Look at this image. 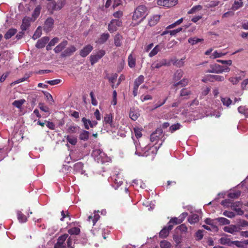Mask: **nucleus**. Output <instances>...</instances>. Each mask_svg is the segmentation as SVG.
<instances>
[{
    "instance_id": "51",
    "label": "nucleus",
    "mask_w": 248,
    "mask_h": 248,
    "mask_svg": "<svg viewBox=\"0 0 248 248\" xmlns=\"http://www.w3.org/2000/svg\"><path fill=\"white\" fill-rule=\"evenodd\" d=\"M202 41V39L197 38L196 37L189 38L188 40V42L192 45L196 44L197 43Z\"/></svg>"
},
{
    "instance_id": "29",
    "label": "nucleus",
    "mask_w": 248,
    "mask_h": 248,
    "mask_svg": "<svg viewBox=\"0 0 248 248\" xmlns=\"http://www.w3.org/2000/svg\"><path fill=\"white\" fill-rule=\"evenodd\" d=\"M162 46L160 45H156L149 53V56L150 57H153V56L156 55L159 51L162 49Z\"/></svg>"
},
{
    "instance_id": "46",
    "label": "nucleus",
    "mask_w": 248,
    "mask_h": 248,
    "mask_svg": "<svg viewBox=\"0 0 248 248\" xmlns=\"http://www.w3.org/2000/svg\"><path fill=\"white\" fill-rule=\"evenodd\" d=\"M216 219L222 225H228L230 223V221L225 217H218Z\"/></svg>"
},
{
    "instance_id": "24",
    "label": "nucleus",
    "mask_w": 248,
    "mask_h": 248,
    "mask_svg": "<svg viewBox=\"0 0 248 248\" xmlns=\"http://www.w3.org/2000/svg\"><path fill=\"white\" fill-rule=\"evenodd\" d=\"M67 45V41H63L55 47V48L54 49V51L55 53H58L60 52L61 51H62Z\"/></svg>"
},
{
    "instance_id": "36",
    "label": "nucleus",
    "mask_w": 248,
    "mask_h": 248,
    "mask_svg": "<svg viewBox=\"0 0 248 248\" xmlns=\"http://www.w3.org/2000/svg\"><path fill=\"white\" fill-rule=\"evenodd\" d=\"M40 10L41 7L40 6H38L35 8L32 15L31 20L32 21H34L39 16L40 13Z\"/></svg>"
},
{
    "instance_id": "9",
    "label": "nucleus",
    "mask_w": 248,
    "mask_h": 248,
    "mask_svg": "<svg viewBox=\"0 0 248 248\" xmlns=\"http://www.w3.org/2000/svg\"><path fill=\"white\" fill-rule=\"evenodd\" d=\"M177 2L178 0H158L157 3L159 6L169 8L175 5Z\"/></svg>"
},
{
    "instance_id": "28",
    "label": "nucleus",
    "mask_w": 248,
    "mask_h": 248,
    "mask_svg": "<svg viewBox=\"0 0 248 248\" xmlns=\"http://www.w3.org/2000/svg\"><path fill=\"white\" fill-rule=\"evenodd\" d=\"M68 142L72 145H75L78 141L77 137L74 135H67L66 137Z\"/></svg>"
},
{
    "instance_id": "22",
    "label": "nucleus",
    "mask_w": 248,
    "mask_h": 248,
    "mask_svg": "<svg viewBox=\"0 0 248 248\" xmlns=\"http://www.w3.org/2000/svg\"><path fill=\"white\" fill-rule=\"evenodd\" d=\"M76 50V47L73 46H70L67 48L62 54V57H67L71 55Z\"/></svg>"
},
{
    "instance_id": "41",
    "label": "nucleus",
    "mask_w": 248,
    "mask_h": 248,
    "mask_svg": "<svg viewBox=\"0 0 248 248\" xmlns=\"http://www.w3.org/2000/svg\"><path fill=\"white\" fill-rule=\"evenodd\" d=\"M221 101L223 104V105L227 107H229V106L232 104V100L227 97H221Z\"/></svg>"
},
{
    "instance_id": "53",
    "label": "nucleus",
    "mask_w": 248,
    "mask_h": 248,
    "mask_svg": "<svg viewBox=\"0 0 248 248\" xmlns=\"http://www.w3.org/2000/svg\"><path fill=\"white\" fill-rule=\"evenodd\" d=\"M25 100L21 99L19 100H16L13 103V105L17 108H20L24 103Z\"/></svg>"
},
{
    "instance_id": "12",
    "label": "nucleus",
    "mask_w": 248,
    "mask_h": 248,
    "mask_svg": "<svg viewBox=\"0 0 248 248\" xmlns=\"http://www.w3.org/2000/svg\"><path fill=\"white\" fill-rule=\"evenodd\" d=\"M162 135V132L161 130H157L155 132L153 133L150 136V140L152 144H155L156 145V143L159 140L160 137Z\"/></svg>"
},
{
    "instance_id": "38",
    "label": "nucleus",
    "mask_w": 248,
    "mask_h": 248,
    "mask_svg": "<svg viewBox=\"0 0 248 248\" xmlns=\"http://www.w3.org/2000/svg\"><path fill=\"white\" fill-rule=\"evenodd\" d=\"M17 218L19 221L21 223H25L27 220V218L26 216L22 213L21 211H18L17 213Z\"/></svg>"
},
{
    "instance_id": "62",
    "label": "nucleus",
    "mask_w": 248,
    "mask_h": 248,
    "mask_svg": "<svg viewBox=\"0 0 248 248\" xmlns=\"http://www.w3.org/2000/svg\"><path fill=\"white\" fill-rule=\"evenodd\" d=\"M188 80L186 79H183L182 80L176 83L175 84V86H178L179 85H181L182 86H185L187 84Z\"/></svg>"
},
{
    "instance_id": "34",
    "label": "nucleus",
    "mask_w": 248,
    "mask_h": 248,
    "mask_svg": "<svg viewBox=\"0 0 248 248\" xmlns=\"http://www.w3.org/2000/svg\"><path fill=\"white\" fill-rule=\"evenodd\" d=\"M191 94L190 91L187 89L184 88L181 90L180 92V96L184 99L188 98V96Z\"/></svg>"
},
{
    "instance_id": "32",
    "label": "nucleus",
    "mask_w": 248,
    "mask_h": 248,
    "mask_svg": "<svg viewBox=\"0 0 248 248\" xmlns=\"http://www.w3.org/2000/svg\"><path fill=\"white\" fill-rule=\"evenodd\" d=\"M188 222L190 224H194L199 220V217L197 214H192L188 218Z\"/></svg>"
},
{
    "instance_id": "25",
    "label": "nucleus",
    "mask_w": 248,
    "mask_h": 248,
    "mask_svg": "<svg viewBox=\"0 0 248 248\" xmlns=\"http://www.w3.org/2000/svg\"><path fill=\"white\" fill-rule=\"evenodd\" d=\"M128 66L132 68L135 67L136 65V58L132 54H130L128 57Z\"/></svg>"
},
{
    "instance_id": "63",
    "label": "nucleus",
    "mask_w": 248,
    "mask_h": 248,
    "mask_svg": "<svg viewBox=\"0 0 248 248\" xmlns=\"http://www.w3.org/2000/svg\"><path fill=\"white\" fill-rule=\"evenodd\" d=\"M196 236L197 240H200L203 237V231L202 230L198 231L196 233Z\"/></svg>"
},
{
    "instance_id": "7",
    "label": "nucleus",
    "mask_w": 248,
    "mask_h": 248,
    "mask_svg": "<svg viewBox=\"0 0 248 248\" xmlns=\"http://www.w3.org/2000/svg\"><path fill=\"white\" fill-rule=\"evenodd\" d=\"M65 4V0H60L57 3L52 1L48 3V10H59L61 9Z\"/></svg>"
},
{
    "instance_id": "42",
    "label": "nucleus",
    "mask_w": 248,
    "mask_h": 248,
    "mask_svg": "<svg viewBox=\"0 0 248 248\" xmlns=\"http://www.w3.org/2000/svg\"><path fill=\"white\" fill-rule=\"evenodd\" d=\"M141 128L139 127H136L133 128V132L137 139L142 136Z\"/></svg>"
},
{
    "instance_id": "17",
    "label": "nucleus",
    "mask_w": 248,
    "mask_h": 248,
    "mask_svg": "<svg viewBox=\"0 0 248 248\" xmlns=\"http://www.w3.org/2000/svg\"><path fill=\"white\" fill-rule=\"evenodd\" d=\"M54 20L51 18H47L45 21V25L44 26V30L46 32H48L51 31L53 27Z\"/></svg>"
},
{
    "instance_id": "50",
    "label": "nucleus",
    "mask_w": 248,
    "mask_h": 248,
    "mask_svg": "<svg viewBox=\"0 0 248 248\" xmlns=\"http://www.w3.org/2000/svg\"><path fill=\"white\" fill-rule=\"evenodd\" d=\"M242 205V203L240 202H235L231 203L230 205V207L232 209L235 211L238 208H240Z\"/></svg>"
},
{
    "instance_id": "2",
    "label": "nucleus",
    "mask_w": 248,
    "mask_h": 248,
    "mask_svg": "<svg viewBox=\"0 0 248 248\" xmlns=\"http://www.w3.org/2000/svg\"><path fill=\"white\" fill-rule=\"evenodd\" d=\"M147 15V7L144 5H140L135 10L132 20L135 21V24H138L142 21Z\"/></svg>"
},
{
    "instance_id": "18",
    "label": "nucleus",
    "mask_w": 248,
    "mask_h": 248,
    "mask_svg": "<svg viewBox=\"0 0 248 248\" xmlns=\"http://www.w3.org/2000/svg\"><path fill=\"white\" fill-rule=\"evenodd\" d=\"M93 49V47L90 45L86 46L80 50V55L82 57H86Z\"/></svg>"
},
{
    "instance_id": "48",
    "label": "nucleus",
    "mask_w": 248,
    "mask_h": 248,
    "mask_svg": "<svg viewBox=\"0 0 248 248\" xmlns=\"http://www.w3.org/2000/svg\"><path fill=\"white\" fill-rule=\"evenodd\" d=\"M89 132L87 131H83L79 135V138L81 140H87L89 138Z\"/></svg>"
},
{
    "instance_id": "5",
    "label": "nucleus",
    "mask_w": 248,
    "mask_h": 248,
    "mask_svg": "<svg viewBox=\"0 0 248 248\" xmlns=\"http://www.w3.org/2000/svg\"><path fill=\"white\" fill-rule=\"evenodd\" d=\"M103 125L107 128H116L118 124L113 120V115L111 113L107 114L104 118Z\"/></svg>"
},
{
    "instance_id": "30",
    "label": "nucleus",
    "mask_w": 248,
    "mask_h": 248,
    "mask_svg": "<svg viewBox=\"0 0 248 248\" xmlns=\"http://www.w3.org/2000/svg\"><path fill=\"white\" fill-rule=\"evenodd\" d=\"M111 179L118 185V186H121L123 184L122 177L120 174L113 175L111 177Z\"/></svg>"
},
{
    "instance_id": "27",
    "label": "nucleus",
    "mask_w": 248,
    "mask_h": 248,
    "mask_svg": "<svg viewBox=\"0 0 248 248\" xmlns=\"http://www.w3.org/2000/svg\"><path fill=\"white\" fill-rule=\"evenodd\" d=\"M83 165L81 162H78L76 163L74 166V170L77 172L80 173L82 174L84 171L83 170Z\"/></svg>"
},
{
    "instance_id": "1",
    "label": "nucleus",
    "mask_w": 248,
    "mask_h": 248,
    "mask_svg": "<svg viewBox=\"0 0 248 248\" xmlns=\"http://www.w3.org/2000/svg\"><path fill=\"white\" fill-rule=\"evenodd\" d=\"M135 144L136 147L135 154L141 156H147L150 155L154 156L156 154L159 147V146L151 143L145 146H143V145L141 146L140 143H138L136 141Z\"/></svg>"
},
{
    "instance_id": "40",
    "label": "nucleus",
    "mask_w": 248,
    "mask_h": 248,
    "mask_svg": "<svg viewBox=\"0 0 248 248\" xmlns=\"http://www.w3.org/2000/svg\"><path fill=\"white\" fill-rule=\"evenodd\" d=\"M132 183L133 184V186L134 185H135V186L137 187L139 186L141 188H144L145 187V185L144 183H143L141 180H134L132 182Z\"/></svg>"
},
{
    "instance_id": "23",
    "label": "nucleus",
    "mask_w": 248,
    "mask_h": 248,
    "mask_svg": "<svg viewBox=\"0 0 248 248\" xmlns=\"http://www.w3.org/2000/svg\"><path fill=\"white\" fill-rule=\"evenodd\" d=\"M98 212H99L98 211H95L93 213L94 214L93 216L92 215H90L88 217L87 220L89 222L92 220L93 221V226L95 225L96 222L99 220V219L100 218V216L98 214Z\"/></svg>"
},
{
    "instance_id": "60",
    "label": "nucleus",
    "mask_w": 248,
    "mask_h": 248,
    "mask_svg": "<svg viewBox=\"0 0 248 248\" xmlns=\"http://www.w3.org/2000/svg\"><path fill=\"white\" fill-rule=\"evenodd\" d=\"M217 62H220L222 64H226L227 65V66H228V67L229 66H231L232 64V61L231 60L225 61V60H217Z\"/></svg>"
},
{
    "instance_id": "49",
    "label": "nucleus",
    "mask_w": 248,
    "mask_h": 248,
    "mask_svg": "<svg viewBox=\"0 0 248 248\" xmlns=\"http://www.w3.org/2000/svg\"><path fill=\"white\" fill-rule=\"evenodd\" d=\"M241 195V191L237 190L236 191L231 192L228 194V197L230 198H237Z\"/></svg>"
},
{
    "instance_id": "19",
    "label": "nucleus",
    "mask_w": 248,
    "mask_h": 248,
    "mask_svg": "<svg viewBox=\"0 0 248 248\" xmlns=\"http://www.w3.org/2000/svg\"><path fill=\"white\" fill-rule=\"evenodd\" d=\"M31 21H33L31 18L28 17H25L22 20L21 25V29L22 31H26L30 26Z\"/></svg>"
},
{
    "instance_id": "45",
    "label": "nucleus",
    "mask_w": 248,
    "mask_h": 248,
    "mask_svg": "<svg viewBox=\"0 0 248 248\" xmlns=\"http://www.w3.org/2000/svg\"><path fill=\"white\" fill-rule=\"evenodd\" d=\"M122 40V36L120 34H117L114 37V44L116 46H121V41Z\"/></svg>"
},
{
    "instance_id": "31",
    "label": "nucleus",
    "mask_w": 248,
    "mask_h": 248,
    "mask_svg": "<svg viewBox=\"0 0 248 248\" xmlns=\"http://www.w3.org/2000/svg\"><path fill=\"white\" fill-rule=\"evenodd\" d=\"M227 54L226 52H222L221 51H215L210 56V58L211 59H216L217 58H220L225 56Z\"/></svg>"
},
{
    "instance_id": "21",
    "label": "nucleus",
    "mask_w": 248,
    "mask_h": 248,
    "mask_svg": "<svg viewBox=\"0 0 248 248\" xmlns=\"http://www.w3.org/2000/svg\"><path fill=\"white\" fill-rule=\"evenodd\" d=\"M49 39L48 37H44L39 39L36 44V47L38 48L44 47L49 41Z\"/></svg>"
},
{
    "instance_id": "35",
    "label": "nucleus",
    "mask_w": 248,
    "mask_h": 248,
    "mask_svg": "<svg viewBox=\"0 0 248 248\" xmlns=\"http://www.w3.org/2000/svg\"><path fill=\"white\" fill-rule=\"evenodd\" d=\"M109 37V35L108 33H103L101 35L100 37L98 39L96 42L99 44H103L108 39Z\"/></svg>"
},
{
    "instance_id": "10",
    "label": "nucleus",
    "mask_w": 248,
    "mask_h": 248,
    "mask_svg": "<svg viewBox=\"0 0 248 248\" xmlns=\"http://www.w3.org/2000/svg\"><path fill=\"white\" fill-rule=\"evenodd\" d=\"M105 54V51L103 50L98 51L96 54L91 55L90 56V61L92 65H93L100 59H101Z\"/></svg>"
},
{
    "instance_id": "52",
    "label": "nucleus",
    "mask_w": 248,
    "mask_h": 248,
    "mask_svg": "<svg viewBox=\"0 0 248 248\" xmlns=\"http://www.w3.org/2000/svg\"><path fill=\"white\" fill-rule=\"evenodd\" d=\"M241 80V77H231L229 78V80L233 85L237 84Z\"/></svg>"
},
{
    "instance_id": "39",
    "label": "nucleus",
    "mask_w": 248,
    "mask_h": 248,
    "mask_svg": "<svg viewBox=\"0 0 248 248\" xmlns=\"http://www.w3.org/2000/svg\"><path fill=\"white\" fill-rule=\"evenodd\" d=\"M144 76L142 75L140 76L137 78L135 79L134 86L139 88V86L144 81Z\"/></svg>"
},
{
    "instance_id": "57",
    "label": "nucleus",
    "mask_w": 248,
    "mask_h": 248,
    "mask_svg": "<svg viewBox=\"0 0 248 248\" xmlns=\"http://www.w3.org/2000/svg\"><path fill=\"white\" fill-rule=\"evenodd\" d=\"M205 222L206 223V224L210 225L211 226L212 228H215V229H217L216 226L214 224V221L213 220L211 219L210 218H207L205 220Z\"/></svg>"
},
{
    "instance_id": "47",
    "label": "nucleus",
    "mask_w": 248,
    "mask_h": 248,
    "mask_svg": "<svg viewBox=\"0 0 248 248\" xmlns=\"http://www.w3.org/2000/svg\"><path fill=\"white\" fill-rule=\"evenodd\" d=\"M183 75V72L181 70H178L176 71L174 74V79L175 81L179 80Z\"/></svg>"
},
{
    "instance_id": "6",
    "label": "nucleus",
    "mask_w": 248,
    "mask_h": 248,
    "mask_svg": "<svg viewBox=\"0 0 248 248\" xmlns=\"http://www.w3.org/2000/svg\"><path fill=\"white\" fill-rule=\"evenodd\" d=\"M68 237V235L67 234H64L60 236L55 245V248H67V238Z\"/></svg>"
},
{
    "instance_id": "55",
    "label": "nucleus",
    "mask_w": 248,
    "mask_h": 248,
    "mask_svg": "<svg viewBox=\"0 0 248 248\" xmlns=\"http://www.w3.org/2000/svg\"><path fill=\"white\" fill-rule=\"evenodd\" d=\"M240 1H235L234 4L232 6V9L233 10H236L239 8L243 6V2L240 0Z\"/></svg>"
},
{
    "instance_id": "8",
    "label": "nucleus",
    "mask_w": 248,
    "mask_h": 248,
    "mask_svg": "<svg viewBox=\"0 0 248 248\" xmlns=\"http://www.w3.org/2000/svg\"><path fill=\"white\" fill-rule=\"evenodd\" d=\"M122 25V22L119 19H112L108 25V30L110 32H113L117 30L118 27Z\"/></svg>"
},
{
    "instance_id": "33",
    "label": "nucleus",
    "mask_w": 248,
    "mask_h": 248,
    "mask_svg": "<svg viewBox=\"0 0 248 248\" xmlns=\"http://www.w3.org/2000/svg\"><path fill=\"white\" fill-rule=\"evenodd\" d=\"M17 32V30L15 29H9L5 33L4 38L6 39H9L14 36Z\"/></svg>"
},
{
    "instance_id": "37",
    "label": "nucleus",
    "mask_w": 248,
    "mask_h": 248,
    "mask_svg": "<svg viewBox=\"0 0 248 248\" xmlns=\"http://www.w3.org/2000/svg\"><path fill=\"white\" fill-rule=\"evenodd\" d=\"M159 246L160 248H172V247L170 242L165 240L160 241Z\"/></svg>"
},
{
    "instance_id": "16",
    "label": "nucleus",
    "mask_w": 248,
    "mask_h": 248,
    "mask_svg": "<svg viewBox=\"0 0 248 248\" xmlns=\"http://www.w3.org/2000/svg\"><path fill=\"white\" fill-rule=\"evenodd\" d=\"M82 121L84 123L85 128L87 129H89L90 127H93L97 124V122L96 121H90L85 118H83Z\"/></svg>"
},
{
    "instance_id": "11",
    "label": "nucleus",
    "mask_w": 248,
    "mask_h": 248,
    "mask_svg": "<svg viewBox=\"0 0 248 248\" xmlns=\"http://www.w3.org/2000/svg\"><path fill=\"white\" fill-rule=\"evenodd\" d=\"M241 228L239 226L235 225H231L225 226L223 228V230L227 232L233 234L240 231Z\"/></svg>"
},
{
    "instance_id": "43",
    "label": "nucleus",
    "mask_w": 248,
    "mask_h": 248,
    "mask_svg": "<svg viewBox=\"0 0 248 248\" xmlns=\"http://www.w3.org/2000/svg\"><path fill=\"white\" fill-rule=\"evenodd\" d=\"M42 34V28L41 27H38L35 31L34 33L32 36V38L36 40L41 36Z\"/></svg>"
},
{
    "instance_id": "59",
    "label": "nucleus",
    "mask_w": 248,
    "mask_h": 248,
    "mask_svg": "<svg viewBox=\"0 0 248 248\" xmlns=\"http://www.w3.org/2000/svg\"><path fill=\"white\" fill-rule=\"evenodd\" d=\"M184 59H181L180 60H177L174 62V64L179 67L182 66L184 63Z\"/></svg>"
},
{
    "instance_id": "61",
    "label": "nucleus",
    "mask_w": 248,
    "mask_h": 248,
    "mask_svg": "<svg viewBox=\"0 0 248 248\" xmlns=\"http://www.w3.org/2000/svg\"><path fill=\"white\" fill-rule=\"evenodd\" d=\"M61 81V80L60 79H56L51 80H48L47 81V83L51 85H55L60 83Z\"/></svg>"
},
{
    "instance_id": "56",
    "label": "nucleus",
    "mask_w": 248,
    "mask_h": 248,
    "mask_svg": "<svg viewBox=\"0 0 248 248\" xmlns=\"http://www.w3.org/2000/svg\"><path fill=\"white\" fill-rule=\"evenodd\" d=\"M181 127V125L179 124H174L173 125H172L170 127V131L171 132V133H173V132H174L175 131L180 129Z\"/></svg>"
},
{
    "instance_id": "44",
    "label": "nucleus",
    "mask_w": 248,
    "mask_h": 248,
    "mask_svg": "<svg viewBox=\"0 0 248 248\" xmlns=\"http://www.w3.org/2000/svg\"><path fill=\"white\" fill-rule=\"evenodd\" d=\"M202 9V7L201 5H198L196 6H193L189 11H188L187 13L188 14H192L196 13V12L199 11Z\"/></svg>"
},
{
    "instance_id": "58",
    "label": "nucleus",
    "mask_w": 248,
    "mask_h": 248,
    "mask_svg": "<svg viewBox=\"0 0 248 248\" xmlns=\"http://www.w3.org/2000/svg\"><path fill=\"white\" fill-rule=\"evenodd\" d=\"M223 215L229 218H233L235 217V214L233 212L228 211H224Z\"/></svg>"
},
{
    "instance_id": "20",
    "label": "nucleus",
    "mask_w": 248,
    "mask_h": 248,
    "mask_svg": "<svg viewBox=\"0 0 248 248\" xmlns=\"http://www.w3.org/2000/svg\"><path fill=\"white\" fill-rule=\"evenodd\" d=\"M140 116V112L138 108H132L129 112V117L133 121H136Z\"/></svg>"
},
{
    "instance_id": "14",
    "label": "nucleus",
    "mask_w": 248,
    "mask_h": 248,
    "mask_svg": "<svg viewBox=\"0 0 248 248\" xmlns=\"http://www.w3.org/2000/svg\"><path fill=\"white\" fill-rule=\"evenodd\" d=\"M169 65H170V62H167L166 59H162L159 61L153 63L151 65V69L154 70L155 68H159L162 66Z\"/></svg>"
},
{
    "instance_id": "13",
    "label": "nucleus",
    "mask_w": 248,
    "mask_h": 248,
    "mask_svg": "<svg viewBox=\"0 0 248 248\" xmlns=\"http://www.w3.org/2000/svg\"><path fill=\"white\" fill-rule=\"evenodd\" d=\"M66 131L70 134L78 133L79 127L75 124H67L66 125Z\"/></svg>"
},
{
    "instance_id": "3",
    "label": "nucleus",
    "mask_w": 248,
    "mask_h": 248,
    "mask_svg": "<svg viewBox=\"0 0 248 248\" xmlns=\"http://www.w3.org/2000/svg\"><path fill=\"white\" fill-rule=\"evenodd\" d=\"M92 155L94 159L98 163H103L108 162V157L100 148L94 149L92 152Z\"/></svg>"
},
{
    "instance_id": "4",
    "label": "nucleus",
    "mask_w": 248,
    "mask_h": 248,
    "mask_svg": "<svg viewBox=\"0 0 248 248\" xmlns=\"http://www.w3.org/2000/svg\"><path fill=\"white\" fill-rule=\"evenodd\" d=\"M230 71V68L228 66L214 64L210 65V69L208 70L207 72L221 74L223 72H229Z\"/></svg>"
},
{
    "instance_id": "15",
    "label": "nucleus",
    "mask_w": 248,
    "mask_h": 248,
    "mask_svg": "<svg viewBox=\"0 0 248 248\" xmlns=\"http://www.w3.org/2000/svg\"><path fill=\"white\" fill-rule=\"evenodd\" d=\"M173 225L168 224L167 227H165L159 232V236L162 238H165L168 236L169 232L173 228Z\"/></svg>"
},
{
    "instance_id": "26",
    "label": "nucleus",
    "mask_w": 248,
    "mask_h": 248,
    "mask_svg": "<svg viewBox=\"0 0 248 248\" xmlns=\"http://www.w3.org/2000/svg\"><path fill=\"white\" fill-rule=\"evenodd\" d=\"M160 19V16L155 15L152 16L149 21V24L150 26H153L156 25Z\"/></svg>"
},
{
    "instance_id": "64",
    "label": "nucleus",
    "mask_w": 248,
    "mask_h": 248,
    "mask_svg": "<svg viewBox=\"0 0 248 248\" xmlns=\"http://www.w3.org/2000/svg\"><path fill=\"white\" fill-rule=\"evenodd\" d=\"M232 202H230V200L229 199H225L222 201L221 204L224 206V207H230L231 203Z\"/></svg>"
},
{
    "instance_id": "54",
    "label": "nucleus",
    "mask_w": 248,
    "mask_h": 248,
    "mask_svg": "<svg viewBox=\"0 0 248 248\" xmlns=\"http://www.w3.org/2000/svg\"><path fill=\"white\" fill-rule=\"evenodd\" d=\"M79 232L80 229L77 227L71 228L68 230V233L71 235H77L79 233Z\"/></svg>"
}]
</instances>
